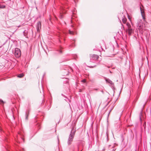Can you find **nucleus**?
Returning <instances> with one entry per match:
<instances>
[{
	"mask_svg": "<svg viewBox=\"0 0 151 151\" xmlns=\"http://www.w3.org/2000/svg\"><path fill=\"white\" fill-rule=\"evenodd\" d=\"M75 132L76 130L74 129L73 127L68 140L67 143L68 145H70L71 144V142L73 141Z\"/></svg>",
	"mask_w": 151,
	"mask_h": 151,
	"instance_id": "1",
	"label": "nucleus"
},
{
	"mask_svg": "<svg viewBox=\"0 0 151 151\" xmlns=\"http://www.w3.org/2000/svg\"><path fill=\"white\" fill-rule=\"evenodd\" d=\"M14 55L16 58H19L20 56L21 52L19 49L17 48H15Z\"/></svg>",
	"mask_w": 151,
	"mask_h": 151,
	"instance_id": "2",
	"label": "nucleus"
},
{
	"mask_svg": "<svg viewBox=\"0 0 151 151\" xmlns=\"http://www.w3.org/2000/svg\"><path fill=\"white\" fill-rule=\"evenodd\" d=\"M99 58V56L97 55L93 54L90 56V60H97Z\"/></svg>",
	"mask_w": 151,
	"mask_h": 151,
	"instance_id": "3",
	"label": "nucleus"
},
{
	"mask_svg": "<svg viewBox=\"0 0 151 151\" xmlns=\"http://www.w3.org/2000/svg\"><path fill=\"white\" fill-rule=\"evenodd\" d=\"M130 26L129 25L128 26V28L127 29L128 33L129 35H131L132 33L133 30L132 28L130 27Z\"/></svg>",
	"mask_w": 151,
	"mask_h": 151,
	"instance_id": "4",
	"label": "nucleus"
},
{
	"mask_svg": "<svg viewBox=\"0 0 151 151\" xmlns=\"http://www.w3.org/2000/svg\"><path fill=\"white\" fill-rule=\"evenodd\" d=\"M142 22L141 20H139L137 23V26L139 27V28L141 27L142 25Z\"/></svg>",
	"mask_w": 151,
	"mask_h": 151,
	"instance_id": "5",
	"label": "nucleus"
},
{
	"mask_svg": "<svg viewBox=\"0 0 151 151\" xmlns=\"http://www.w3.org/2000/svg\"><path fill=\"white\" fill-rule=\"evenodd\" d=\"M41 24L40 22H38L37 24V31H38L40 30V28H41Z\"/></svg>",
	"mask_w": 151,
	"mask_h": 151,
	"instance_id": "6",
	"label": "nucleus"
},
{
	"mask_svg": "<svg viewBox=\"0 0 151 151\" xmlns=\"http://www.w3.org/2000/svg\"><path fill=\"white\" fill-rule=\"evenodd\" d=\"M106 81L108 83H109L111 84H112V81L109 79H106Z\"/></svg>",
	"mask_w": 151,
	"mask_h": 151,
	"instance_id": "7",
	"label": "nucleus"
},
{
	"mask_svg": "<svg viewBox=\"0 0 151 151\" xmlns=\"http://www.w3.org/2000/svg\"><path fill=\"white\" fill-rule=\"evenodd\" d=\"M140 11H141V13L142 14V16L143 17V18H144V17H143V13H144V11H143L142 9V8H141V7H140Z\"/></svg>",
	"mask_w": 151,
	"mask_h": 151,
	"instance_id": "8",
	"label": "nucleus"
},
{
	"mask_svg": "<svg viewBox=\"0 0 151 151\" xmlns=\"http://www.w3.org/2000/svg\"><path fill=\"white\" fill-rule=\"evenodd\" d=\"M24 76V74L23 73H21L19 74L18 76V77L19 78H22Z\"/></svg>",
	"mask_w": 151,
	"mask_h": 151,
	"instance_id": "9",
	"label": "nucleus"
},
{
	"mask_svg": "<svg viewBox=\"0 0 151 151\" xmlns=\"http://www.w3.org/2000/svg\"><path fill=\"white\" fill-rule=\"evenodd\" d=\"M69 33L70 34V35H74V32L73 31H70V30H69Z\"/></svg>",
	"mask_w": 151,
	"mask_h": 151,
	"instance_id": "10",
	"label": "nucleus"
},
{
	"mask_svg": "<svg viewBox=\"0 0 151 151\" xmlns=\"http://www.w3.org/2000/svg\"><path fill=\"white\" fill-rule=\"evenodd\" d=\"M122 20V22H123L124 23H126V21H127V20H126V19L124 18H123Z\"/></svg>",
	"mask_w": 151,
	"mask_h": 151,
	"instance_id": "11",
	"label": "nucleus"
},
{
	"mask_svg": "<svg viewBox=\"0 0 151 151\" xmlns=\"http://www.w3.org/2000/svg\"><path fill=\"white\" fill-rule=\"evenodd\" d=\"M29 115V113L27 114V113H26V118L25 119L26 120L28 119V117Z\"/></svg>",
	"mask_w": 151,
	"mask_h": 151,
	"instance_id": "12",
	"label": "nucleus"
},
{
	"mask_svg": "<svg viewBox=\"0 0 151 151\" xmlns=\"http://www.w3.org/2000/svg\"><path fill=\"white\" fill-rule=\"evenodd\" d=\"M5 7V6L4 5H0V8H4Z\"/></svg>",
	"mask_w": 151,
	"mask_h": 151,
	"instance_id": "13",
	"label": "nucleus"
},
{
	"mask_svg": "<svg viewBox=\"0 0 151 151\" xmlns=\"http://www.w3.org/2000/svg\"><path fill=\"white\" fill-rule=\"evenodd\" d=\"M59 18L61 19H62L63 18V15L61 14V13L60 14V15L59 16Z\"/></svg>",
	"mask_w": 151,
	"mask_h": 151,
	"instance_id": "14",
	"label": "nucleus"
},
{
	"mask_svg": "<svg viewBox=\"0 0 151 151\" xmlns=\"http://www.w3.org/2000/svg\"><path fill=\"white\" fill-rule=\"evenodd\" d=\"M143 127H144V129L145 130V128H146V122H145L143 124Z\"/></svg>",
	"mask_w": 151,
	"mask_h": 151,
	"instance_id": "15",
	"label": "nucleus"
},
{
	"mask_svg": "<svg viewBox=\"0 0 151 151\" xmlns=\"http://www.w3.org/2000/svg\"><path fill=\"white\" fill-rule=\"evenodd\" d=\"M4 103V102L3 101L0 99V104H3Z\"/></svg>",
	"mask_w": 151,
	"mask_h": 151,
	"instance_id": "16",
	"label": "nucleus"
},
{
	"mask_svg": "<svg viewBox=\"0 0 151 151\" xmlns=\"http://www.w3.org/2000/svg\"><path fill=\"white\" fill-rule=\"evenodd\" d=\"M106 136H107V139L108 137V135H109L108 132H106Z\"/></svg>",
	"mask_w": 151,
	"mask_h": 151,
	"instance_id": "17",
	"label": "nucleus"
},
{
	"mask_svg": "<svg viewBox=\"0 0 151 151\" xmlns=\"http://www.w3.org/2000/svg\"><path fill=\"white\" fill-rule=\"evenodd\" d=\"M82 82L85 83L86 82V80L85 79H84L82 81Z\"/></svg>",
	"mask_w": 151,
	"mask_h": 151,
	"instance_id": "18",
	"label": "nucleus"
},
{
	"mask_svg": "<svg viewBox=\"0 0 151 151\" xmlns=\"http://www.w3.org/2000/svg\"><path fill=\"white\" fill-rule=\"evenodd\" d=\"M59 52H60V53H62V50H60L59 51Z\"/></svg>",
	"mask_w": 151,
	"mask_h": 151,
	"instance_id": "19",
	"label": "nucleus"
},
{
	"mask_svg": "<svg viewBox=\"0 0 151 151\" xmlns=\"http://www.w3.org/2000/svg\"><path fill=\"white\" fill-rule=\"evenodd\" d=\"M101 91L103 93H104V92L103 90Z\"/></svg>",
	"mask_w": 151,
	"mask_h": 151,
	"instance_id": "20",
	"label": "nucleus"
},
{
	"mask_svg": "<svg viewBox=\"0 0 151 151\" xmlns=\"http://www.w3.org/2000/svg\"><path fill=\"white\" fill-rule=\"evenodd\" d=\"M94 90L95 91H97L98 90V89L97 88H94Z\"/></svg>",
	"mask_w": 151,
	"mask_h": 151,
	"instance_id": "21",
	"label": "nucleus"
},
{
	"mask_svg": "<svg viewBox=\"0 0 151 151\" xmlns=\"http://www.w3.org/2000/svg\"><path fill=\"white\" fill-rule=\"evenodd\" d=\"M62 95L63 96H64V97H65V96H64V95H63V94H62Z\"/></svg>",
	"mask_w": 151,
	"mask_h": 151,
	"instance_id": "22",
	"label": "nucleus"
},
{
	"mask_svg": "<svg viewBox=\"0 0 151 151\" xmlns=\"http://www.w3.org/2000/svg\"><path fill=\"white\" fill-rule=\"evenodd\" d=\"M105 150V148H104V149H103L102 150L103 151H104Z\"/></svg>",
	"mask_w": 151,
	"mask_h": 151,
	"instance_id": "23",
	"label": "nucleus"
},
{
	"mask_svg": "<svg viewBox=\"0 0 151 151\" xmlns=\"http://www.w3.org/2000/svg\"><path fill=\"white\" fill-rule=\"evenodd\" d=\"M71 27H73V25H71Z\"/></svg>",
	"mask_w": 151,
	"mask_h": 151,
	"instance_id": "24",
	"label": "nucleus"
},
{
	"mask_svg": "<svg viewBox=\"0 0 151 151\" xmlns=\"http://www.w3.org/2000/svg\"><path fill=\"white\" fill-rule=\"evenodd\" d=\"M140 120L141 121L142 120V119H141V117L140 118Z\"/></svg>",
	"mask_w": 151,
	"mask_h": 151,
	"instance_id": "25",
	"label": "nucleus"
},
{
	"mask_svg": "<svg viewBox=\"0 0 151 151\" xmlns=\"http://www.w3.org/2000/svg\"><path fill=\"white\" fill-rule=\"evenodd\" d=\"M135 151H136V150H135Z\"/></svg>",
	"mask_w": 151,
	"mask_h": 151,
	"instance_id": "26",
	"label": "nucleus"
}]
</instances>
